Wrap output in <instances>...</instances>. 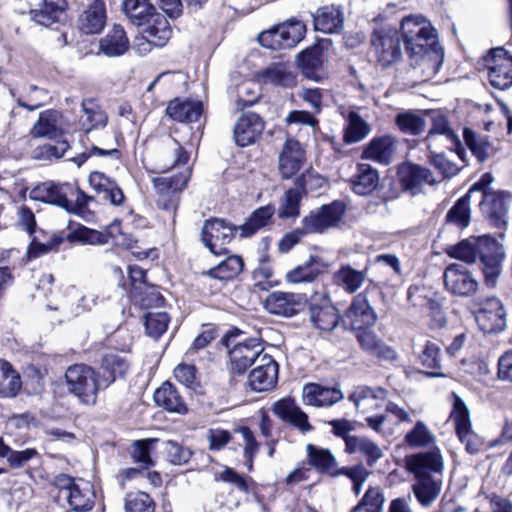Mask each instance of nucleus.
<instances>
[{
    "label": "nucleus",
    "mask_w": 512,
    "mask_h": 512,
    "mask_svg": "<svg viewBox=\"0 0 512 512\" xmlns=\"http://www.w3.org/2000/svg\"><path fill=\"white\" fill-rule=\"evenodd\" d=\"M400 36L411 59L420 60L431 74H436L443 62V50L437 46L436 31L422 15H408L400 22Z\"/></svg>",
    "instance_id": "f257e3e1"
},
{
    "label": "nucleus",
    "mask_w": 512,
    "mask_h": 512,
    "mask_svg": "<svg viewBox=\"0 0 512 512\" xmlns=\"http://www.w3.org/2000/svg\"><path fill=\"white\" fill-rule=\"evenodd\" d=\"M162 157V168L165 170L176 166H185L179 175L170 177L162 176L153 180L154 187L160 195L157 206L166 211H175L178 205V197L176 194L186 187L191 175V168L186 166L190 155L179 142L171 139L166 145Z\"/></svg>",
    "instance_id": "f03ea898"
},
{
    "label": "nucleus",
    "mask_w": 512,
    "mask_h": 512,
    "mask_svg": "<svg viewBox=\"0 0 512 512\" xmlns=\"http://www.w3.org/2000/svg\"><path fill=\"white\" fill-rule=\"evenodd\" d=\"M65 383L70 394L87 406L97 402L99 391L108 388L113 379L103 380L100 372L85 364H75L67 368Z\"/></svg>",
    "instance_id": "7ed1b4c3"
},
{
    "label": "nucleus",
    "mask_w": 512,
    "mask_h": 512,
    "mask_svg": "<svg viewBox=\"0 0 512 512\" xmlns=\"http://www.w3.org/2000/svg\"><path fill=\"white\" fill-rule=\"evenodd\" d=\"M506 230H500L497 234L482 235V274L485 285L494 288L502 274V264L506 259V251L503 244Z\"/></svg>",
    "instance_id": "20e7f679"
},
{
    "label": "nucleus",
    "mask_w": 512,
    "mask_h": 512,
    "mask_svg": "<svg viewBox=\"0 0 512 512\" xmlns=\"http://www.w3.org/2000/svg\"><path fill=\"white\" fill-rule=\"evenodd\" d=\"M53 485L59 490V496L66 499L72 511L86 512L93 508L95 495L89 482L61 473L54 477Z\"/></svg>",
    "instance_id": "39448f33"
},
{
    "label": "nucleus",
    "mask_w": 512,
    "mask_h": 512,
    "mask_svg": "<svg viewBox=\"0 0 512 512\" xmlns=\"http://www.w3.org/2000/svg\"><path fill=\"white\" fill-rule=\"evenodd\" d=\"M401 40L400 32L395 27L385 25L373 30L371 47L382 66H391L402 59Z\"/></svg>",
    "instance_id": "423d86ee"
},
{
    "label": "nucleus",
    "mask_w": 512,
    "mask_h": 512,
    "mask_svg": "<svg viewBox=\"0 0 512 512\" xmlns=\"http://www.w3.org/2000/svg\"><path fill=\"white\" fill-rule=\"evenodd\" d=\"M482 62L493 88L503 91L512 87V55L506 49L491 48Z\"/></svg>",
    "instance_id": "0eeeda50"
},
{
    "label": "nucleus",
    "mask_w": 512,
    "mask_h": 512,
    "mask_svg": "<svg viewBox=\"0 0 512 512\" xmlns=\"http://www.w3.org/2000/svg\"><path fill=\"white\" fill-rule=\"evenodd\" d=\"M345 212L346 206L344 203L335 201L310 211L302 219V225L309 234H321L339 227Z\"/></svg>",
    "instance_id": "6e6552de"
},
{
    "label": "nucleus",
    "mask_w": 512,
    "mask_h": 512,
    "mask_svg": "<svg viewBox=\"0 0 512 512\" xmlns=\"http://www.w3.org/2000/svg\"><path fill=\"white\" fill-rule=\"evenodd\" d=\"M452 410L450 421L453 423L460 441L465 444L466 451L470 454L479 452V437L470 428V412L458 394L452 392Z\"/></svg>",
    "instance_id": "1a4fd4ad"
},
{
    "label": "nucleus",
    "mask_w": 512,
    "mask_h": 512,
    "mask_svg": "<svg viewBox=\"0 0 512 512\" xmlns=\"http://www.w3.org/2000/svg\"><path fill=\"white\" fill-rule=\"evenodd\" d=\"M323 179L311 172L302 174L296 181V187L288 189L280 202L278 216L281 219L296 218L300 214L302 196L313 186H321Z\"/></svg>",
    "instance_id": "9d476101"
},
{
    "label": "nucleus",
    "mask_w": 512,
    "mask_h": 512,
    "mask_svg": "<svg viewBox=\"0 0 512 512\" xmlns=\"http://www.w3.org/2000/svg\"><path fill=\"white\" fill-rule=\"evenodd\" d=\"M511 200L512 194L501 189L482 195V206L484 207L486 221L491 227L507 230V214Z\"/></svg>",
    "instance_id": "9b49d317"
},
{
    "label": "nucleus",
    "mask_w": 512,
    "mask_h": 512,
    "mask_svg": "<svg viewBox=\"0 0 512 512\" xmlns=\"http://www.w3.org/2000/svg\"><path fill=\"white\" fill-rule=\"evenodd\" d=\"M238 229L223 219H211L204 223L201 237L204 245L215 255L227 252L226 245L235 236Z\"/></svg>",
    "instance_id": "f8f14e48"
},
{
    "label": "nucleus",
    "mask_w": 512,
    "mask_h": 512,
    "mask_svg": "<svg viewBox=\"0 0 512 512\" xmlns=\"http://www.w3.org/2000/svg\"><path fill=\"white\" fill-rule=\"evenodd\" d=\"M265 354L262 343L256 338L237 343L229 351L231 372L237 375L244 374Z\"/></svg>",
    "instance_id": "ddd939ff"
},
{
    "label": "nucleus",
    "mask_w": 512,
    "mask_h": 512,
    "mask_svg": "<svg viewBox=\"0 0 512 512\" xmlns=\"http://www.w3.org/2000/svg\"><path fill=\"white\" fill-rule=\"evenodd\" d=\"M343 324L353 330L372 327L377 320L365 293L358 294L343 316Z\"/></svg>",
    "instance_id": "4468645a"
},
{
    "label": "nucleus",
    "mask_w": 512,
    "mask_h": 512,
    "mask_svg": "<svg viewBox=\"0 0 512 512\" xmlns=\"http://www.w3.org/2000/svg\"><path fill=\"white\" fill-rule=\"evenodd\" d=\"M278 379V364L269 354L258 359L249 374L248 384L253 391L263 392L272 389Z\"/></svg>",
    "instance_id": "2eb2a0df"
},
{
    "label": "nucleus",
    "mask_w": 512,
    "mask_h": 512,
    "mask_svg": "<svg viewBox=\"0 0 512 512\" xmlns=\"http://www.w3.org/2000/svg\"><path fill=\"white\" fill-rule=\"evenodd\" d=\"M272 412L281 421L293 426L302 434L313 430V426L309 423L308 415L292 398H282L276 401L272 406Z\"/></svg>",
    "instance_id": "dca6fc26"
},
{
    "label": "nucleus",
    "mask_w": 512,
    "mask_h": 512,
    "mask_svg": "<svg viewBox=\"0 0 512 512\" xmlns=\"http://www.w3.org/2000/svg\"><path fill=\"white\" fill-rule=\"evenodd\" d=\"M406 466L415 478L440 474L443 469V459L438 449L420 452L406 457Z\"/></svg>",
    "instance_id": "f3484780"
},
{
    "label": "nucleus",
    "mask_w": 512,
    "mask_h": 512,
    "mask_svg": "<svg viewBox=\"0 0 512 512\" xmlns=\"http://www.w3.org/2000/svg\"><path fill=\"white\" fill-rule=\"evenodd\" d=\"M305 302L304 294L276 291L267 296L265 308L271 314L290 317L298 313Z\"/></svg>",
    "instance_id": "a211bd4d"
},
{
    "label": "nucleus",
    "mask_w": 512,
    "mask_h": 512,
    "mask_svg": "<svg viewBox=\"0 0 512 512\" xmlns=\"http://www.w3.org/2000/svg\"><path fill=\"white\" fill-rule=\"evenodd\" d=\"M387 397V390L382 387L358 386L349 395L358 413L367 414L382 406Z\"/></svg>",
    "instance_id": "6ab92c4d"
},
{
    "label": "nucleus",
    "mask_w": 512,
    "mask_h": 512,
    "mask_svg": "<svg viewBox=\"0 0 512 512\" xmlns=\"http://www.w3.org/2000/svg\"><path fill=\"white\" fill-rule=\"evenodd\" d=\"M264 130V122L258 114L241 115L234 127V139L238 146L246 147L254 143Z\"/></svg>",
    "instance_id": "aec40b11"
},
{
    "label": "nucleus",
    "mask_w": 512,
    "mask_h": 512,
    "mask_svg": "<svg viewBox=\"0 0 512 512\" xmlns=\"http://www.w3.org/2000/svg\"><path fill=\"white\" fill-rule=\"evenodd\" d=\"M305 161V151L301 144L288 138L279 155V171L283 178L293 177L302 167Z\"/></svg>",
    "instance_id": "412c9836"
},
{
    "label": "nucleus",
    "mask_w": 512,
    "mask_h": 512,
    "mask_svg": "<svg viewBox=\"0 0 512 512\" xmlns=\"http://www.w3.org/2000/svg\"><path fill=\"white\" fill-rule=\"evenodd\" d=\"M506 328V311L497 297H490L482 303V332L499 333Z\"/></svg>",
    "instance_id": "4be33fe9"
},
{
    "label": "nucleus",
    "mask_w": 512,
    "mask_h": 512,
    "mask_svg": "<svg viewBox=\"0 0 512 512\" xmlns=\"http://www.w3.org/2000/svg\"><path fill=\"white\" fill-rule=\"evenodd\" d=\"M459 267L458 264H451L445 269L444 283L453 294L466 296L476 291L478 282L470 272L462 271Z\"/></svg>",
    "instance_id": "5701e85b"
},
{
    "label": "nucleus",
    "mask_w": 512,
    "mask_h": 512,
    "mask_svg": "<svg viewBox=\"0 0 512 512\" xmlns=\"http://www.w3.org/2000/svg\"><path fill=\"white\" fill-rule=\"evenodd\" d=\"M308 464L316 471L328 474L331 477L340 476L342 468L338 466L336 457L329 449L313 444L306 445Z\"/></svg>",
    "instance_id": "b1692460"
},
{
    "label": "nucleus",
    "mask_w": 512,
    "mask_h": 512,
    "mask_svg": "<svg viewBox=\"0 0 512 512\" xmlns=\"http://www.w3.org/2000/svg\"><path fill=\"white\" fill-rule=\"evenodd\" d=\"M343 399L342 391L337 387H326L308 383L303 387V401L315 407L332 406Z\"/></svg>",
    "instance_id": "393cba45"
},
{
    "label": "nucleus",
    "mask_w": 512,
    "mask_h": 512,
    "mask_svg": "<svg viewBox=\"0 0 512 512\" xmlns=\"http://www.w3.org/2000/svg\"><path fill=\"white\" fill-rule=\"evenodd\" d=\"M130 48V42L124 28L113 25L106 34L99 39V53L107 57H119L124 55Z\"/></svg>",
    "instance_id": "a878e982"
},
{
    "label": "nucleus",
    "mask_w": 512,
    "mask_h": 512,
    "mask_svg": "<svg viewBox=\"0 0 512 512\" xmlns=\"http://www.w3.org/2000/svg\"><path fill=\"white\" fill-rule=\"evenodd\" d=\"M106 20L104 1L93 0L79 17V29L85 34H97L104 28Z\"/></svg>",
    "instance_id": "bb28decb"
},
{
    "label": "nucleus",
    "mask_w": 512,
    "mask_h": 512,
    "mask_svg": "<svg viewBox=\"0 0 512 512\" xmlns=\"http://www.w3.org/2000/svg\"><path fill=\"white\" fill-rule=\"evenodd\" d=\"M90 186L113 206H120L125 202V195L116 181L102 172L94 171L89 175Z\"/></svg>",
    "instance_id": "cd10ccee"
},
{
    "label": "nucleus",
    "mask_w": 512,
    "mask_h": 512,
    "mask_svg": "<svg viewBox=\"0 0 512 512\" xmlns=\"http://www.w3.org/2000/svg\"><path fill=\"white\" fill-rule=\"evenodd\" d=\"M69 184L70 183L56 184L54 182L38 184L31 190L30 198L65 209L67 205Z\"/></svg>",
    "instance_id": "c85d7f7f"
},
{
    "label": "nucleus",
    "mask_w": 512,
    "mask_h": 512,
    "mask_svg": "<svg viewBox=\"0 0 512 512\" xmlns=\"http://www.w3.org/2000/svg\"><path fill=\"white\" fill-rule=\"evenodd\" d=\"M313 23L316 31L325 34L338 33L344 26V13L339 6H325L313 15Z\"/></svg>",
    "instance_id": "c756f323"
},
{
    "label": "nucleus",
    "mask_w": 512,
    "mask_h": 512,
    "mask_svg": "<svg viewBox=\"0 0 512 512\" xmlns=\"http://www.w3.org/2000/svg\"><path fill=\"white\" fill-rule=\"evenodd\" d=\"M328 268L319 257L310 256L303 264L296 266L286 273L285 279L291 284H301L313 282L320 274L324 273Z\"/></svg>",
    "instance_id": "7c9ffc66"
},
{
    "label": "nucleus",
    "mask_w": 512,
    "mask_h": 512,
    "mask_svg": "<svg viewBox=\"0 0 512 512\" xmlns=\"http://www.w3.org/2000/svg\"><path fill=\"white\" fill-rule=\"evenodd\" d=\"M475 191H480V181L475 182L469 191L459 198L447 212L445 217L446 224L460 229H465L469 226L471 220V193Z\"/></svg>",
    "instance_id": "2f4dec72"
},
{
    "label": "nucleus",
    "mask_w": 512,
    "mask_h": 512,
    "mask_svg": "<svg viewBox=\"0 0 512 512\" xmlns=\"http://www.w3.org/2000/svg\"><path fill=\"white\" fill-rule=\"evenodd\" d=\"M396 151V139L391 135L373 138L363 151L362 157L388 165Z\"/></svg>",
    "instance_id": "473e14b6"
},
{
    "label": "nucleus",
    "mask_w": 512,
    "mask_h": 512,
    "mask_svg": "<svg viewBox=\"0 0 512 512\" xmlns=\"http://www.w3.org/2000/svg\"><path fill=\"white\" fill-rule=\"evenodd\" d=\"M203 113L201 101L181 100L175 98L170 101L166 114L173 120L181 123H192L199 120Z\"/></svg>",
    "instance_id": "72a5a7b5"
},
{
    "label": "nucleus",
    "mask_w": 512,
    "mask_h": 512,
    "mask_svg": "<svg viewBox=\"0 0 512 512\" xmlns=\"http://www.w3.org/2000/svg\"><path fill=\"white\" fill-rule=\"evenodd\" d=\"M310 320L316 328L323 331H331L338 326L340 316L337 309L328 299H322L320 304L316 302L311 303Z\"/></svg>",
    "instance_id": "f704fd0d"
},
{
    "label": "nucleus",
    "mask_w": 512,
    "mask_h": 512,
    "mask_svg": "<svg viewBox=\"0 0 512 512\" xmlns=\"http://www.w3.org/2000/svg\"><path fill=\"white\" fill-rule=\"evenodd\" d=\"M61 115L56 110H45L39 114L38 120L33 125L30 135L33 138L54 139L62 134L60 125Z\"/></svg>",
    "instance_id": "c9c22d12"
},
{
    "label": "nucleus",
    "mask_w": 512,
    "mask_h": 512,
    "mask_svg": "<svg viewBox=\"0 0 512 512\" xmlns=\"http://www.w3.org/2000/svg\"><path fill=\"white\" fill-rule=\"evenodd\" d=\"M67 6L66 0H43L39 8L30 11V16L36 23L49 26L61 21Z\"/></svg>",
    "instance_id": "e433bc0d"
},
{
    "label": "nucleus",
    "mask_w": 512,
    "mask_h": 512,
    "mask_svg": "<svg viewBox=\"0 0 512 512\" xmlns=\"http://www.w3.org/2000/svg\"><path fill=\"white\" fill-rule=\"evenodd\" d=\"M425 114L432 122V126L427 137L429 146L436 140V136L439 135L444 137L447 142L450 143V149L452 150V148H455L457 154L460 156V151L458 150L460 141L458 136L450 128L446 117L440 111H428Z\"/></svg>",
    "instance_id": "4c0bfd02"
},
{
    "label": "nucleus",
    "mask_w": 512,
    "mask_h": 512,
    "mask_svg": "<svg viewBox=\"0 0 512 512\" xmlns=\"http://www.w3.org/2000/svg\"><path fill=\"white\" fill-rule=\"evenodd\" d=\"M259 82L266 85L292 87L296 78L289 67L283 63H273L256 75Z\"/></svg>",
    "instance_id": "58836bf2"
},
{
    "label": "nucleus",
    "mask_w": 512,
    "mask_h": 512,
    "mask_svg": "<svg viewBox=\"0 0 512 512\" xmlns=\"http://www.w3.org/2000/svg\"><path fill=\"white\" fill-rule=\"evenodd\" d=\"M345 451L349 454L360 453L370 467L383 457V451L378 444L364 436L354 435L353 438H348Z\"/></svg>",
    "instance_id": "ea45409f"
},
{
    "label": "nucleus",
    "mask_w": 512,
    "mask_h": 512,
    "mask_svg": "<svg viewBox=\"0 0 512 512\" xmlns=\"http://www.w3.org/2000/svg\"><path fill=\"white\" fill-rule=\"evenodd\" d=\"M401 180L405 188L412 194L419 192L424 184L433 185L436 180L433 178L430 170L418 165H406L400 170Z\"/></svg>",
    "instance_id": "a19ab883"
},
{
    "label": "nucleus",
    "mask_w": 512,
    "mask_h": 512,
    "mask_svg": "<svg viewBox=\"0 0 512 512\" xmlns=\"http://www.w3.org/2000/svg\"><path fill=\"white\" fill-rule=\"evenodd\" d=\"M154 401L157 406L169 412L185 414L187 407L177 389L169 382H165L154 393Z\"/></svg>",
    "instance_id": "79ce46f5"
},
{
    "label": "nucleus",
    "mask_w": 512,
    "mask_h": 512,
    "mask_svg": "<svg viewBox=\"0 0 512 512\" xmlns=\"http://www.w3.org/2000/svg\"><path fill=\"white\" fill-rule=\"evenodd\" d=\"M121 8L128 20L136 26L146 25L157 12L148 0H123Z\"/></svg>",
    "instance_id": "37998d69"
},
{
    "label": "nucleus",
    "mask_w": 512,
    "mask_h": 512,
    "mask_svg": "<svg viewBox=\"0 0 512 512\" xmlns=\"http://www.w3.org/2000/svg\"><path fill=\"white\" fill-rule=\"evenodd\" d=\"M146 25L147 28L144 30L146 40L156 47L166 45L172 35V29L166 17L156 12Z\"/></svg>",
    "instance_id": "c03bdc74"
},
{
    "label": "nucleus",
    "mask_w": 512,
    "mask_h": 512,
    "mask_svg": "<svg viewBox=\"0 0 512 512\" xmlns=\"http://www.w3.org/2000/svg\"><path fill=\"white\" fill-rule=\"evenodd\" d=\"M83 116L80 120L82 129L89 133L93 129L105 127L108 122L106 112L94 99H85L81 104Z\"/></svg>",
    "instance_id": "a18cd8bd"
},
{
    "label": "nucleus",
    "mask_w": 512,
    "mask_h": 512,
    "mask_svg": "<svg viewBox=\"0 0 512 512\" xmlns=\"http://www.w3.org/2000/svg\"><path fill=\"white\" fill-rule=\"evenodd\" d=\"M352 189L358 195H368L379 184L378 171L369 164H358L357 172L351 180Z\"/></svg>",
    "instance_id": "49530a36"
},
{
    "label": "nucleus",
    "mask_w": 512,
    "mask_h": 512,
    "mask_svg": "<svg viewBox=\"0 0 512 512\" xmlns=\"http://www.w3.org/2000/svg\"><path fill=\"white\" fill-rule=\"evenodd\" d=\"M413 485V492L423 506L431 505L438 497L441 491V479L437 475L416 478Z\"/></svg>",
    "instance_id": "de8ad7c7"
},
{
    "label": "nucleus",
    "mask_w": 512,
    "mask_h": 512,
    "mask_svg": "<svg viewBox=\"0 0 512 512\" xmlns=\"http://www.w3.org/2000/svg\"><path fill=\"white\" fill-rule=\"evenodd\" d=\"M366 278V270H356L350 265H342L333 275L334 282L348 293L360 289Z\"/></svg>",
    "instance_id": "09e8293b"
},
{
    "label": "nucleus",
    "mask_w": 512,
    "mask_h": 512,
    "mask_svg": "<svg viewBox=\"0 0 512 512\" xmlns=\"http://www.w3.org/2000/svg\"><path fill=\"white\" fill-rule=\"evenodd\" d=\"M19 373L6 360L0 359V396L15 397L21 390Z\"/></svg>",
    "instance_id": "8fccbe9b"
},
{
    "label": "nucleus",
    "mask_w": 512,
    "mask_h": 512,
    "mask_svg": "<svg viewBox=\"0 0 512 512\" xmlns=\"http://www.w3.org/2000/svg\"><path fill=\"white\" fill-rule=\"evenodd\" d=\"M449 257L466 262L475 263L480 256V238L470 237L460 241L456 245H451L446 249Z\"/></svg>",
    "instance_id": "3c124183"
},
{
    "label": "nucleus",
    "mask_w": 512,
    "mask_h": 512,
    "mask_svg": "<svg viewBox=\"0 0 512 512\" xmlns=\"http://www.w3.org/2000/svg\"><path fill=\"white\" fill-rule=\"evenodd\" d=\"M275 208L272 205L256 209L247 221L239 227L241 237H249L271 223Z\"/></svg>",
    "instance_id": "603ef678"
},
{
    "label": "nucleus",
    "mask_w": 512,
    "mask_h": 512,
    "mask_svg": "<svg viewBox=\"0 0 512 512\" xmlns=\"http://www.w3.org/2000/svg\"><path fill=\"white\" fill-rule=\"evenodd\" d=\"M298 63L307 78L317 80L323 67V54L317 47L307 49L299 54Z\"/></svg>",
    "instance_id": "864d4df0"
},
{
    "label": "nucleus",
    "mask_w": 512,
    "mask_h": 512,
    "mask_svg": "<svg viewBox=\"0 0 512 512\" xmlns=\"http://www.w3.org/2000/svg\"><path fill=\"white\" fill-rule=\"evenodd\" d=\"M101 369L103 374L101 375L103 380L113 379V382L117 378H122L126 375L129 370V363L125 357L116 353H107L102 357Z\"/></svg>",
    "instance_id": "5fc2aeb1"
},
{
    "label": "nucleus",
    "mask_w": 512,
    "mask_h": 512,
    "mask_svg": "<svg viewBox=\"0 0 512 512\" xmlns=\"http://www.w3.org/2000/svg\"><path fill=\"white\" fill-rule=\"evenodd\" d=\"M243 267V259L240 256L232 255L227 257L216 267L211 268L207 274L212 278L228 281L238 276L243 270Z\"/></svg>",
    "instance_id": "6e6d98bb"
},
{
    "label": "nucleus",
    "mask_w": 512,
    "mask_h": 512,
    "mask_svg": "<svg viewBox=\"0 0 512 512\" xmlns=\"http://www.w3.org/2000/svg\"><path fill=\"white\" fill-rule=\"evenodd\" d=\"M420 363L423 367H425L428 371H426V375L429 377H444L441 370V359H440V347L428 341L424 349L419 355Z\"/></svg>",
    "instance_id": "4d7b16f0"
},
{
    "label": "nucleus",
    "mask_w": 512,
    "mask_h": 512,
    "mask_svg": "<svg viewBox=\"0 0 512 512\" xmlns=\"http://www.w3.org/2000/svg\"><path fill=\"white\" fill-rule=\"evenodd\" d=\"M348 124L344 131V141L346 143H356L366 138L370 133V126L360 115L351 111L348 115Z\"/></svg>",
    "instance_id": "13d9d810"
},
{
    "label": "nucleus",
    "mask_w": 512,
    "mask_h": 512,
    "mask_svg": "<svg viewBox=\"0 0 512 512\" xmlns=\"http://www.w3.org/2000/svg\"><path fill=\"white\" fill-rule=\"evenodd\" d=\"M384 503L385 497L382 490L378 487H369L351 512H382Z\"/></svg>",
    "instance_id": "bf43d9fd"
},
{
    "label": "nucleus",
    "mask_w": 512,
    "mask_h": 512,
    "mask_svg": "<svg viewBox=\"0 0 512 512\" xmlns=\"http://www.w3.org/2000/svg\"><path fill=\"white\" fill-rule=\"evenodd\" d=\"M283 35L282 47L290 49L295 47L305 36L306 26L295 19H289L280 24Z\"/></svg>",
    "instance_id": "052dcab7"
},
{
    "label": "nucleus",
    "mask_w": 512,
    "mask_h": 512,
    "mask_svg": "<svg viewBox=\"0 0 512 512\" xmlns=\"http://www.w3.org/2000/svg\"><path fill=\"white\" fill-rule=\"evenodd\" d=\"M125 512H155V503L149 494L130 492L125 497Z\"/></svg>",
    "instance_id": "680f3d73"
},
{
    "label": "nucleus",
    "mask_w": 512,
    "mask_h": 512,
    "mask_svg": "<svg viewBox=\"0 0 512 512\" xmlns=\"http://www.w3.org/2000/svg\"><path fill=\"white\" fill-rule=\"evenodd\" d=\"M68 198L65 210L70 213H83L89 203L94 200L93 196L87 195L79 187L69 184Z\"/></svg>",
    "instance_id": "e2e57ef3"
},
{
    "label": "nucleus",
    "mask_w": 512,
    "mask_h": 512,
    "mask_svg": "<svg viewBox=\"0 0 512 512\" xmlns=\"http://www.w3.org/2000/svg\"><path fill=\"white\" fill-rule=\"evenodd\" d=\"M405 442L411 447H425L435 442V436L424 422L418 421L413 429L405 435Z\"/></svg>",
    "instance_id": "0e129e2a"
},
{
    "label": "nucleus",
    "mask_w": 512,
    "mask_h": 512,
    "mask_svg": "<svg viewBox=\"0 0 512 512\" xmlns=\"http://www.w3.org/2000/svg\"><path fill=\"white\" fill-rule=\"evenodd\" d=\"M396 124L401 131L412 135H418L424 131L426 122L421 114L406 112L397 115Z\"/></svg>",
    "instance_id": "69168bd1"
},
{
    "label": "nucleus",
    "mask_w": 512,
    "mask_h": 512,
    "mask_svg": "<svg viewBox=\"0 0 512 512\" xmlns=\"http://www.w3.org/2000/svg\"><path fill=\"white\" fill-rule=\"evenodd\" d=\"M170 317L165 312H149L145 315V328L147 334L158 339L168 327Z\"/></svg>",
    "instance_id": "338daca9"
},
{
    "label": "nucleus",
    "mask_w": 512,
    "mask_h": 512,
    "mask_svg": "<svg viewBox=\"0 0 512 512\" xmlns=\"http://www.w3.org/2000/svg\"><path fill=\"white\" fill-rule=\"evenodd\" d=\"M158 442V439L151 438L145 440H137L132 444L131 455L135 462L142 464L144 467L153 465L150 456L152 447Z\"/></svg>",
    "instance_id": "774afa93"
}]
</instances>
